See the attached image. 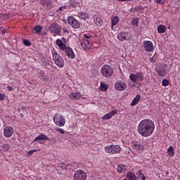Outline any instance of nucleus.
<instances>
[{"instance_id": "obj_1", "label": "nucleus", "mask_w": 180, "mask_h": 180, "mask_svg": "<svg viewBox=\"0 0 180 180\" xmlns=\"http://www.w3.org/2000/svg\"><path fill=\"white\" fill-rule=\"evenodd\" d=\"M155 130V124L150 119L141 120L138 125V133L142 137H150Z\"/></svg>"}, {"instance_id": "obj_2", "label": "nucleus", "mask_w": 180, "mask_h": 180, "mask_svg": "<svg viewBox=\"0 0 180 180\" xmlns=\"http://www.w3.org/2000/svg\"><path fill=\"white\" fill-rule=\"evenodd\" d=\"M101 72L104 78H110L113 75V68L109 65H104L101 69Z\"/></svg>"}, {"instance_id": "obj_3", "label": "nucleus", "mask_w": 180, "mask_h": 180, "mask_svg": "<svg viewBox=\"0 0 180 180\" xmlns=\"http://www.w3.org/2000/svg\"><path fill=\"white\" fill-rule=\"evenodd\" d=\"M107 154H120L122 151V148L119 145H108L104 148Z\"/></svg>"}, {"instance_id": "obj_4", "label": "nucleus", "mask_w": 180, "mask_h": 180, "mask_svg": "<svg viewBox=\"0 0 180 180\" xmlns=\"http://www.w3.org/2000/svg\"><path fill=\"white\" fill-rule=\"evenodd\" d=\"M129 79L132 82H143L144 81V73L143 72H138L136 73H131L129 75Z\"/></svg>"}, {"instance_id": "obj_5", "label": "nucleus", "mask_w": 180, "mask_h": 180, "mask_svg": "<svg viewBox=\"0 0 180 180\" xmlns=\"http://www.w3.org/2000/svg\"><path fill=\"white\" fill-rule=\"evenodd\" d=\"M52 57L53 61H55L56 65L59 68H63L65 63H64V59H63V57L60 56L57 52H53L52 53Z\"/></svg>"}, {"instance_id": "obj_6", "label": "nucleus", "mask_w": 180, "mask_h": 180, "mask_svg": "<svg viewBox=\"0 0 180 180\" xmlns=\"http://www.w3.org/2000/svg\"><path fill=\"white\" fill-rule=\"evenodd\" d=\"M53 122L56 126L63 127L65 124V118L61 114H56L53 117Z\"/></svg>"}, {"instance_id": "obj_7", "label": "nucleus", "mask_w": 180, "mask_h": 180, "mask_svg": "<svg viewBox=\"0 0 180 180\" xmlns=\"http://www.w3.org/2000/svg\"><path fill=\"white\" fill-rule=\"evenodd\" d=\"M86 173L82 169L77 170L74 174V180H86Z\"/></svg>"}, {"instance_id": "obj_8", "label": "nucleus", "mask_w": 180, "mask_h": 180, "mask_svg": "<svg viewBox=\"0 0 180 180\" xmlns=\"http://www.w3.org/2000/svg\"><path fill=\"white\" fill-rule=\"evenodd\" d=\"M49 30L51 33L57 34V36L60 35V33H61V28H60V26L56 23L51 24L49 27Z\"/></svg>"}, {"instance_id": "obj_9", "label": "nucleus", "mask_w": 180, "mask_h": 180, "mask_svg": "<svg viewBox=\"0 0 180 180\" xmlns=\"http://www.w3.org/2000/svg\"><path fill=\"white\" fill-rule=\"evenodd\" d=\"M68 22L73 29H79V21L75 20L73 16L68 18Z\"/></svg>"}, {"instance_id": "obj_10", "label": "nucleus", "mask_w": 180, "mask_h": 180, "mask_svg": "<svg viewBox=\"0 0 180 180\" xmlns=\"http://www.w3.org/2000/svg\"><path fill=\"white\" fill-rule=\"evenodd\" d=\"M117 39L120 41H124V40H130V36L129 35V32H121L117 34Z\"/></svg>"}, {"instance_id": "obj_11", "label": "nucleus", "mask_w": 180, "mask_h": 180, "mask_svg": "<svg viewBox=\"0 0 180 180\" xmlns=\"http://www.w3.org/2000/svg\"><path fill=\"white\" fill-rule=\"evenodd\" d=\"M156 71L159 77H165L167 75V65H161Z\"/></svg>"}, {"instance_id": "obj_12", "label": "nucleus", "mask_w": 180, "mask_h": 180, "mask_svg": "<svg viewBox=\"0 0 180 180\" xmlns=\"http://www.w3.org/2000/svg\"><path fill=\"white\" fill-rule=\"evenodd\" d=\"M143 49L146 51L151 52L154 50V44L150 41H143Z\"/></svg>"}, {"instance_id": "obj_13", "label": "nucleus", "mask_w": 180, "mask_h": 180, "mask_svg": "<svg viewBox=\"0 0 180 180\" xmlns=\"http://www.w3.org/2000/svg\"><path fill=\"white\" fill-rule=\"evenodd\" d=\"M13 135V128L9 126L6 127L4 129V137L9 139V137H12Z\"/></svg>"}, {"instance_id": "obj_14", "label": "nucleus", "mask_w": 180, "mask_h": 180, "mask_svg": "<svg viewBox=\"0 0 180 180\" xmlns=\"http://www.w3.org/2000/svg\"><path fill=\"white\" fill-rule=\"evenodd\" d=\"M81 46L85 51H88V50L92 49V45L90 44L89 41L87 39H82L81 41Z\"/></svg>"}, {"instance_id": "obj_15", "label": "nucleus", "mask_w": 180, "mask_h": 180, "mask_svg": "<svg viewBox=\"0 0 180 180\" xmlns=\"http://www.w3.org/2000/svg\"><path fill=\"white\" fill-rule=\"evenodd\" d=\"M127 88V84L124 82H118L115 83V89L117 91H124Z\"/></svg>"}, {"instance_id": "obj_16", "label": "nucleus", "mask_w": 180, "mask_h": 180, "mask_svg": "<svg viewBox=\"0 0 180 180\" xmlns=\"http://www.w3.org/2000/svg\"><path fill=\"white\" fill-rule=\"evenodd\" d=\"M131 145L135 151H141L143 150V145L139 141H132Z\"/></svg>"}, {"instance_id": "obj_17", "label": "nucleus", "mask_w": 180, "mask_h": 180, "mask_svg": "<svg viewBox=\"0 0 180 180\" xmlns=\"http://www.w3.org/2000/svg\"><path fill=\"white\" fill-rule=\"evenodd\" d=\"M64 51L65 52V54L68 56V58H75V53H74V51H72L71 47H66Z\"/></svg>"}, {"instance_id": "obj_18", "label": "nucleus", "mask_w": 180, "mask_h": 180, "mask_svg": "<svg viewBox=\"0 0 180 180\" xmlns=\"http://www.w3.org/2000/svg\"><path fill=\"white\" fill-rule=\"evenodd\" d=\"M117 113V110H112L111 112L104 115L102 117V119L103 120H109L110 119H112V117H113V116H115V115H116Z\"/></svg>"}, {"instance_id": "obj_19", "label": "nucleus", "mask_w": 180, "mask_h": 180, "mask_svg": "<svg viewBox=\"0 0 180 180\" xmlns=\"http://www.w3.org/2000/svg\"><path fill=\"white\" fill-rule=\"evenodd\" d=\"M56 44L59 47L60 50H62L63 51H64L68 47L60 39H56Z\"/></svg>"}, {"instance_id": "obj_20", "label": "nucleus", "mask_w": 180, "mask_h": 180, "mask_svg": "<svg viewBox=\"0 0 180 180\" xmlns=\"http://www.w3.org/2000/svg\"><path fill=\"white\" fill-rule=\"evenodd\" d=\"M40 4L46 9H50V8H51V5H53L51 0H40Z\"/></svg>"}, {"instance_id": "obj_21", "label": "nucleus", "mask_w": 180, "mask_h": 180, "mask_svg": "<svg viewBox=\"0 0 180 180\" xmlns=\"http://www.w3.org/2000/svg\"><path fill=\"white\" fill-rule=\"evenodd\" d=\"M117 171L119 172V174H123V172H126V171H127V166L123 164H120L117 167Z\"/></svg>"}, {"instance_id": "obj_22", "label": "nucleus", "mask_w": 180, "mask_h": 180, "mask_svg": "<svg viewBox=\"0 0 180 180\" xmlns=\"http://www.w3.org/2000/svg\"><path fill=\"white\" fill-rule=\"evenodd\" d=\"M78 18L86 20V19H89V15L85 11H82L78 13Z\"/></svg>"}, {"instance_id": "obj_23", "label": "nucleus", "mask_w": 180, "mask_h": 180, "mask_svg": "<svg viewBox=\"0 0 180 180\" xmlns=\"http://www.w3.org/2000/svg\"><path fill=\"white\" fill-rule=\"evenodd\" d=\"M141 99V96L140 94H137L135 98L132 100L131 103V106H136L139 102H140V100Z\"/></svg>"}, {"instance_id": "obj_24", "label": "nucleus", "mask_w": 180, "mask_h": 180, "mask_svg": "<svg viewBox=\"0 0 180 180\" xmlns=\"http://www.w3.org/2000/svg\"><path fill=\"white\" fill-rule=\"evenodd\" d=\"M45 75L46 73L44 72V70H40L38 72V76L41 77L42 81H49V76Z\"/></svg>"}, {"instance_id": "obj_25", "label": "nucleus", "mask_w": 180, "mask_h": 180, "mask_svg": "<svg viewBox=\"0 0 180 180\" xmlns=\"http://www.w3.org/2000/svg\"><path fill=\"white\" fill-rule=\"evenodd\" d=\"M40 140H46L47 141H49L50 139L47 137V135L40 134L34 139V140L33 141V143H34V141H39Z\"/></svg>"}, {"instance_id": "obj_26", "label": "nucleus", "mask_w": 180, "mask_h": 180, "mask_svg": "<svg viewBox=\"0 0 180 180\" xmlns=\"http://www.w3.org/2000/svg\"><path fill=\"white\" fill-rule=\"evenodd\" d=\"M81 96V93L79 92H74L70 94V98L71 99H73V101H78Z\"/></svg>"}, {"instance_id": "obj_27", "label": "nucleus", "mask_w": 180, "mask_h": 180, "mask_svg": "<svg viewBox=\"0 0 180 180\" xmlns=\"http://www.w3.org/2000/svg\"><path fill=\"white\" fill-rule=\"evenodd\" d=\"M119 23V17L118 16H114L111 19V28L113 30V27L116 26Z\"/></svg>"}, {"instance_id": "obj_28", "label": "nucleus", "mask_w": 180, "mask_h": 180, "mask_svg": "<svg viewBox=\"0 0 180 180\" xmlns=\"http://www.w3.org/2000/svg\"><path fill=\"white\" fill-rule=\"evenodd\" d=\"M167 154L169 157H174L175 155V152H174V147L170 146L167 149Z\"/></svg>"}, {"instance_id": "obj_29", "label": "nucleus", "mask_w": 180, "mask_h": 180, "mask_svg": "<svg viewBox=\"0 0 180 180\" xmlns=\"http://www.w3.org/2000/svg\"><path fill=\"white\" fill-rule=\"evenodd\" d=\"M165 30H167V27L163 25H160L158 27V33H165Z\"/></svg>"}, {"instance_id": "obj_30", "label": "nucleus", "mask_w": 180, "mask_h": 180, "mask_svg": "<svg viewBox=\"0 0 180 180\" xmlns=\"http://www.w3.org/2000/svg\"><path fill=\"white\" fill-rule=\"evenodd\" d=\"M127 178H128L129 180H137V177L136 176V174L130 172L127 173Z\"/></svg>"}, {"instance_id": "obj_31", "label": "nucleus", "mask_w": 180, "mask_h": 180, "mask_svg": "<svg viewBox=\"0 0 180 180\" xmlns=\"http://www.w3.org/2000/svg\"><path fill=\"white\" fill-rule=\"evenodd\" d=\"M107 89H109V86L108 84H104L103 82H101L100 90L102 91H105Z\"/></svg>"}, {"instance_id": "obj_32", "label": "nucleus", "mask_w": 180, "mask_h": 180, "mask_svg": "<svg viewBox=\"0 0 180 180\" xmlns=\"http://www.w3.org/2000/svg\"><path fill=\"white\" fill-rule=\"evenodd\" d=\"M103 24V20L101 19L99 17H97L96 18V25L97 26H102Z\"/></svg>"}, {"instance_id": "obj_33", "label": "nucleus", "mask_w": 180, "mask_h": 180, "mask_svg": "<svg viewBox=\"0 0 180 180\" xmlns=\"http://www.w3.org/2000/svg\"><path fill=\"white\" fill-rule=\"evenodd\" d=\"M34 30H35V33L37 34H39V33H41V30H43V27L41 26H36L34 27Z\"/></svg>"}, {"instance_id": "obj_34", "label": "nucleus", "mask_w": 180, "mask_h": 180, "mask_svg": "<svg viewBox=\"0 0 180 180\" xmlns=\"http://www.w3.org/2000/svg\"><path fill=\"white\" fill-rule=\"evenodd\" d=\"M141 9H143V7L141 6H138L134 8H131V11L133 13H134V12H139V11H141Z\"/></svg>"}, {"instance_id": "obj_35", "label": "nucleus", "mask_w": 180, "mask_h": 180, "mask_svg": "<svg viewBox=\"0 0 180 180\" xmlns=\"http://www.w3.org/2000/svg\"><path fill=\"white\" fill-rule=\"evenodd\" d=\"M143 170H138V174L139 175V178L142 180H146V176H144V174L141 172Z\"/></svg>"}, {"instance_id": "obj_36", "label": "nucleus", "mask_w": 180, "mask_h": 180, "mask_svg": "<svg viewBox=\"0 0 180 180\" xmlns=\"http://www.w3.org/2000/svg\"><path fill=\"white\" fill-rule=\"evenodd\" d=\"M162 86H168V85H169V81L167 79H163L162 81Z\"/></svg>"}, {"instance_id": "obj_37", "label": "nucleus", "mask_w": 180, "mask_h": 180, "mask_svg": "<svg viewBox=\"0 0 180 180\" xmlns=\"http://www.w3.org/2000/svg\"><path fill=\"white\" fill-rule=\"evenodd\" d=\"M133 26H139V18H134L131 21Z\"/></svg>"}, {"instance_id": "obj_38", "label": "nucleus", "mask_w": 180, "mask_h": 180, "mask_svg": "<svg viewBox=\"0 0 180 180\" xmlns=\"http://www.w3.org/2000/svg\"><path fill=\"white\" fill-rule=\"evenodd\" d=\"M1 18L6 20L7 19H9V15L8 14H1Z\"/></svg>"}, {"instance_id": "obj_39", "label": "nucleus", "mask_w": 180, "mask_h": 180, "mask_svg": "<svg viewBox=\"0 0 180 180\" xmlns=\"http://www.w3.org/2000/svg\"><path fill=\"white\" fill-rule=\"evenodd\" d=\"M2 147L4 151H8V150H9V145L8 143L3 144Z\"/></svg>"}, {"instance_id": "obj_40", "label": "nucleus", "mask_w": 180, "mask_h": 180, "mask_svg": "<svg viewBox=\"0 0 180 180\" xmlns=\"http://www.w3.org/2000/svg\"><path fill=\"white\" fill-rule=\"evenodd\" d=\"M23 44L25 46H29L32 44V43L30 42V41L27 39H23Z\"/></svg>"}, {"instance_id": "obj_41", "label": "nucleus", "mask_w": 180, "mask_h": 180, "mask_svg": "<svg viewBox=\"0 0 180 180\" xmlns=\"http://www.w3.org/2000/svg\"><path fill=\"white\" fill-rule=\"evenodd\" d=\"M36 151H37V150H36V149H34V150H30V151H28L27 152V155H33V153H36Z\"/></svg>"}, {"instance_id": "obj_42", "label": "nucleus", "mask_w": 180, "mask_h": 180, "mask_svg": "<svg viewBox=\"0 0 180 180\" xmlns=\"http://www.w3.org/2000/svg\"><path fill=\"white\" fill-rule=\"evenodd\" d=\"M6 33V30H5L4 27H0V34H5Z\"/></svg>"}, {"instance_id": "obj_43", "label": "nucleus", "mask_w": 180, "mask_h": 180, "mask_svg": "<svg viewBox=\"0 0 180 180\" xmlns=\"http://www.w3.org/2000/svg\"><path fill=\"white\" fill-rule=\"evenodd\" d=\"M56 131H59V133H60V134H64V133H65V131H64V129H63L61 128H57Z\"/></svg>"}, {"instance_id": "obj_44", "label": "nucleus", "mask_w": 180, "mask_h": 180, "mask_svg": "<svg viewBox=\"0 0 180 180\" xmlns=\"http://www.w3.org/2000/svg\"><path fill=\"white\" fill-rule=\"evenodd\" d=\"M155 2L157 4H160V5H162V4H164V2H165V0H155Z\"/></svg>"}, {"instance_id": "obj_45", "label": "nucleus", "mask_w": 180, "mask_h": 180, "mask_svg": "<svg viewBox=\"0 0 180 180\" xmlns=\"http://www.w3.org/2000/svg\"><path fill=\"white\" fill-rule=\"evenodd\" d=\"M0 101H5V95L0 94Z\"/></svg>"}, {"instance_id": "obj_46", "label": "nucleus", "mask_w": 180, "mask_h": 180, "mask_svg": "<svg viewBox=\"0 0 180 180\" xmlns=\"http://www.w3.org/2000/svg\"><path fill=\"white\" fill-rule=\"evenodd\" d=\"M83 37H84V39H91V35H88V34H83Z\"/></svg>"}, {"instance_id": "obj_47", "label": "nucleus", "mask_w": 180, "mask_h": 180, "mask_svg": "<svg viewBox=\"0 0 180 180\" xmlns=\"http://www.w3.org/2000/svg\"><path fill=\"white\" fill-rule=\"evenodd\" d=\"M7 89H8L10 91H13V87H12V86H7Z\"/></svg>"}, {"instance_id": "obj_48", "label": "nucleus", "mask_w": 180, "mask_h": 180, "mask_svg": "<svg viewBox=\"0 0 180 180\" xmlns=\"http://www.w3.org/2000/svg\"><path fill=\"white\" fill-rule=\"evenodd\" d=\"M120 2H126V1H131V0H117Z\"/></svg>"}, {"instance_id": "obj_49", "label": "nucleus", "mask_w": 180, "mask_h": 180, "mask_svg": "<svg viewBox=\"0 0 180 180\" xmlns=\"http://www.w3.org/2000/svg\"><path fill=\"white\" fill-rule=\"evenodd\" d=\"M21 109H22V110H26V107L22 106V107H21Z\"/></svg>"}, {"instance_id": "obj_50", "label": "nucleus", "mask_w": 180, "mask_h": 180, "mask_svg": "<svg viewBox=\"0 0 180 180\" xmlns=\"http://www.w3.org/2000/svg\"><path fill=\"white\" fill-rule=\"evenodd\" d=\"M20 117H24L25 115L21 113V114H20Z\"/></svg>"}, {"instance_id": "obj_51", "label": "nucleus", "mask_w": 180, "mask_h": 180, "mask_svg": "<svg viewBox=\"0 0 180 180\" xmlns=\"http://www.w3.org/2000/svg\"><path fill=\"white\" fill-rule=\"evenodd\" d=\"M64 7H60L59 8V11H63V8Z\"/></svg>"}, {"instance_id": "obj_52", "label": "nucleus", "mask_w": 180, "mask_h": 180, "mask_svg": "<svg viewBox=\"0 0 180 180\" xmlns=\"http://www.w3.org/2000/svg\"><path fill=\"white\" fill-rule=\"evenodd\" d=\"M167 29H169V30H171V25H169V26L167 27Z\"/></svg>"}, {"instance_id": "obj_53", "label": "nucleus", "mask_w": 180, "mask_h": 180, "mask_svg": "<svg viewBox=\"0 0 180 180\" xmlns=\"http://www.w3.org/2000/svg\"><path fill=\"white\" fill-rule=\"evenodd\" d=\"M18 110H20V108H19Z\"/></svg>"}]
</instances>
